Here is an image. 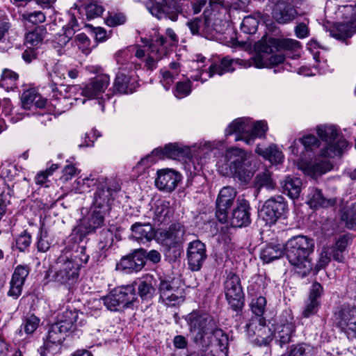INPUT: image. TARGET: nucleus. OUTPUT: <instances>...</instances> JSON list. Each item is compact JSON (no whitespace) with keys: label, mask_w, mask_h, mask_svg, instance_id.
Masks as SVG:
<instances>
[{"label":"nucleus","mask_w":356,"mask_h":356,"mask_svg":"<svg viewBox=\"0 0 356 356\" xmlns=\"http://www.w3.org/2000/svg\"><path fill=\"white\" fill-rule=\"evenodd\" d=\"M255 152L273 164L281 163L284 159L282 152L274 144L269 145L268 147L265 149L257 145Z\"/></svg>","instance_id":"nucleus-41"},{"label":"nucleus","mask_w":356,"mask_h":356,"mask_svg":"<svg viewBox=\"0 0 356 356\" xmlns=\"http://www.w3.org/2000/svg\"><path fill=\"white\" fill-rule=\"evenodd\" d=\"M236 65L243 66L245 68L251 65H254L257 68L269 67L268 58L260 54L252 58L251 61L225 57L222 59L220 64H214L209 67V76L212 77L216 74L222 75L225 72H232L235 70L234 65Z\"/></svg>","instance_id":"nucleus-6"},{"label":"nucleus","mask_w":356,"mask_h":356,"mask_svg":"<svg viewBox=\"0 0 356 356\" xmlns=\"http://www.w3.org/2000/svg\"><path fill=\"white\" fill-rule=\"evenodd\" d=\"M67 67L60 63H56L49 72V76L52 82L51 88L56 87V86L61 81L65 80L67 77Z\"/></svg>","instance_id":"nucleus-47"},{"label":"nucleus","mask_w":356,"mask_h":356,"mask_svg":"<svg viewBox=\"0 0 356 356\" xmlns=\"http://www.w3.org/2000/svg\"><path fill=\"white\" fill-rule=\"evenodd\" d=\"M191 339L202 356H227L228 337L218 327L191 335Z\"/></svg>","instance_id":"nucleus-3"},{"label":"nucleus","mask_w":356,"mask_h":356,"mask_svg":"<svg viewBox=\"0 0 356 356\" xmlns=\"http://www.w3.org/2000/svg\"><path fill=\"white\" fill-rule=\"evenodd\" d=\"M225 159L229 164L225 175L232 176L240 185L248 184L255 172L252 155L242 149L231 147L227 150Z\"/></svg>","instance_id":"nucleus-2"},{"label":"nucleus","mask_w":356,"mask_h":356,"mask_svg":"<svg viewBox=\"0 0 356 356\" xmlns=\"http://www.w3.org/2000/svg\"><path fill=\"white\" fill-rule=\"evenodd\" d=\"M80 265L70 259L64 261L54 275V281L64 285L71 286L78 280Z\"/></svg>","instance_id":"nucleus-18"},{"label":"nucleus","mask_w":356,"mask_h":356,"mask_svg":"<svg viewBox=\"0 0 356 356\" xmlns=\"http://www.w3.org/2000/svg\"><path fill=\"white\" fill-rule=\"evenodd\" d=\"M138 294L142 300H149L152 298L155 289L151 282L140 280L138 284Z\"/></svg>","instance_id":"nucleus-49"},{"label":"nucleus","mask_w":356,"mask_h":356,"mask_svg":"<svg viewBox=\"0 0 356 356\" xmlns=\"http://www.w3.org/2000/svg\"><path fill=\"white\" fill-rule=\"evenodd\" d=\"M250 207L248 201L242 200L237 203L230 218V224L234 227H246L250 224Z\"/></svg>","instance_id":"nucleus-29"},{"label":"nucleus","mask_w":356,"mask_h":356,"mask_svg":"<svg viewBox=\"0 0 356 356\" xmlns=\"http://www.w3.org/2000/svg\"><path fill=\"white\" fill-rule=\"evenodd\" d=\"M79 90L80 86L78 85L67 86L65 88L64 92L58 90L56 87H52L50 104L54 108L55 112L60 114L69 110L73 104L72 100L75 102H80L81 104H83L86 102L85 99L74 97L76 92Z\"/></svg>","instance_id":"nucleus-7"},{"label":"nucleus","mask_w":356,"mask_h":356,"mask_svg":"<svg viewBox=\"0 0 356 356\" xmlns=\"http://www.w3.org/2000/svg\"><path fill=\"white\" fill-rule=\"evenodd\" d=\"M184 226L180 223L171 225L168 229L161 233L163 241L169 247L179 245L184 241L185 234Z\"/></svg>","instance_id":"nucleus-30"},{"label":"nucleus","mask_w":356,"mask_h":356,"mask_svg":"<svg viewBox=\"0 0 356 356\" xmlns=\"http://www.w3.org/2000/svg\"><path fill=\"white\" fill-rule=\"evenodd\" d=\"M181 180V175L177 171L165 168L157 171L155 186L163 192L171 193Z\"/></svg>","instance_id":"nucleus-20"},{"label":"nucleus","mask_w":356,"mask_h":356,"mask_svg":"<svg viewBox=\"0 0 356 356\" xmlns=\"http://www.w3.org/2000/svg\"><path fill=\"white\" fill-rule=\"evenodd\" d=\"M47 34V29L43 26H37L34 30L26 34L25 44L28 46L38 47L43 41Z\"/></svg>","instance_id":"nucleus-45"},{"label":"nucleus","mask_w":356,"mask_h":356,"mask_svg":"<svg viewBox=\"0 0 356 356\" xmlns=\"http://www.w3.org/2000/svg\"><path fill=\"white\" fill-rule=\"evenodd\" d=\"M320 305V300H314L308 298L305 302V306L302 313V316L305 318H309L316 314L318 311Z\"/></svg>","instance_id":"nucleus-61"},{"label":"nucleus","mask_w":356,"mask_h":356,"mask_svg":"<svg viewBox=\"0 0 356 356\" xmlns=\"http://www.w3.org/2000/svg\"><path fill=\"white\" fill-rule=\"evenodd\" d=\"M21 101L22 108L25 110L29 109L33 104L38 108H42L47 104V101L41 99V97L33 88L24 91L22 95Z\"/></svg>","instance_id":"nucleus-40"},{"label":"nucleus","mask_w":356,"mask_h":356,"mask_svg":"<svg viewBox=\"0 0 356 356\" xmlns=\"http://www.w3.org/2000/svg\"><path fill=\"white\" fill-rule=\"evenodd\" d=\"M152 6L148 7L151 14L158 19L168 17L175 22L178 17V11L174 3L166 0H150Z\"/></svg>","instance_id":"nucleus-26"},{"label":"nucleus","mask_w":356,"mask_h":356,"mask_svg":"<svg viewBox=\"0 0 356 356\" xmlns=\"http://www.w3.org/2000/svg\"><path fill=\"white\" fill-rule=\"evenodd\" d=\"M152 220L154 225H167L170 223L174 215V209L170 202L166 200L159 199L152 207Z\"/></svg>","instance_id":"nucleus-24"},{"label":"nucleus","mask_w":356,"mask_h":356,"mask_svg":"<svg viewBox=\"0 0 356 356\" xmlns=\"http://www.w3.org/2000/svg\"><path fill=\"white\" fill-rule=\"evenodd\" d=\"M131 237L139 243H145L154 237V232L149 222H136L131 227Z\"/></svg>","instance_id":"nucleus-34"},{"label":"nucleus","mask_w":356,"mask_h":356,"mask_svg":"<svg viewBox=\"0 0 356 356\" xmlns=\"http://www.w3.org/2000/svg\"><path fill=\"white\" fill-rule=\"evenodd\" d=\"M145 264V250L140 248L122 257L117 264V268L123 270L139 271Z\"/></svg>","instance_id":"nucleus-25"},{"label":"nucleus","mask_w":356,"mask_h":356,"mask_svg":"<svg viewBox=\"0 0 356 356\" xmlns=\"http://www.w3.org/2000/svg\"><path fill=\"white\" fill-rule=\"evenodd\" d=\"M251 120L248 118H237L233 120L225 129V136L236 134L235 140H243L245 143V136H249Z\"/></svg>","instance_id":"nucleus-31"},{"label":"nucleus","mask_w":356,"mask_h":356,"mask_svg":"<svg viewBox=\"0 0 356 356\" xmlns=\"http://www.w3.org/2000/svg\"><path fill=\"white\" fill-rule=\"evenodd\" d=\"M65 334L66 332H63L55 323L52 324L48 331L47 341L44 342V346L40 349V356H47V355L50 353V349L53 346H57L62 343L65 339Z\"/></svg>","instance_id":"nucleus-32"},{"label":"nucleus","mask_w":356,"mask_h":356,"mask_svg":"<svg viewBox=\"0 0 356 356\" xmlns=\"http://www.w3.org/2000/svg\"><path fill=\"white\" fill-rule=\"evenodd\" d=\"M332 168V165L330 161L315 160L314 162H310L304 166L302 170L305 175L313 178H317L327 172Z\"/></svg>","instance_id":"nucleus-37"},{"label":"nucleus","mask_w":356,"mask_h":356,"mask_svg":"<svg viewBox=\"0 0 356 356\" xmlns=\"http://www.w3.org/2000/svg\"><path fill=\"white\" fill-rule=\"evenodd\" d=\"M31 243V235L24 230L16 239V245L20 252L25 251Z\"/></svg>","instance_id":"nucleus-62"},{"label":"nucleus","mask_w":356,"mask_h":356,"mask_svg":"<svg viewBox=\"0 0 356 356\" xmlns=\"http://www.w3.org/2000/svg\"><path fill=\"white\" fill-rule=\"evenodd\" d=\"M236 195V191L232 186H225L220 191L216 203V215L220 222L227 221V209L233 204Z\"/></svg>","instance_id":"nucleus-19"},{"label":"nucleus","mask_w":356,"mask_h":356,"mask_svg":"<svg viewBox=\"0 0 356 356\" xmlns=\"http://www.w3.org/2000/svg\"><path fill=\"white\" fill-rule=\"evenodd\" d=\"M352 241L353 238L350 234H343L339 237L334 245L330 247L332 252L333 259L338 262H343L345 259L343 253L347 247L352 243Z\"/></svg>","instance_id":"nucleus-36"},{"label":"nucleus","mask_w":356,"mask_h":356,"mask_svg":"<svg viewBox=\"0 0 356 356\" xmlns=\"http://www.w3.org/2000/svg\"><path fill=\"white\" fill-rule=\"evenodd\" d=\"M30 273L28 265H18L15 267L10 282V289L8 296L13 299H17L22 293L25 280Z\"/></svg>","instance_id":"nucleus-23"},{"label":"nucleus","mask_w":356,"mask_h":356,"mask_svg":"<svg viewBox=\"0 0 356 356\" xmlns=\"http://www.w3.org/2000/svg\"><path fill=\"white\" fill-rule=\"evenodd\" d=\"M289 356H314V350L309 345L299 344L291 349Z\"/></svg>","instance_id":"nucleus-59"},{"label":"nucleus","mask_w":356,"mask_h":356,"mask_svg":"<svg viewBox=\"0 0 356 356\" xmlns=\"http://www.w3.org/2000/svg\"><path fill=\"white\" fill-rule=\"evenodd\" d=\"M273 331L266 325V322L259 327L254 338L250 339L258 346H267L273 339Z\"/></svg>","instance_id":"nucleus-44"},{"label":"nucleus","mask_w":356,"mask_h":356,"mask_svg":"<svg viewBox=\"0 0 356 356\" xmlns=\"http://www.w3.org/2000/svg\"><path fill=\"white\" fill-rule=\"evenodd\" d=\"M51 243L49 241V235L47 230L43 229L42 227L40 229L37 249L38 252H46L50 248Z\"/></svg>","instance_id":"nucleus-58"},{"label":"nucleus","mask_w":356,"mask_h":356,"mask_svg":"<svg viewBox=\"0 0 356 356\" xmlns=\"http://www.w3.org/2000/svg\"><path fill=\"white\" fill-rule=\"evenodd\" d=\"M186 24L193 35H199L207 39L213 38V30L207 15L204 18L195 17Z\"/></svg>","instance_id":"nucleus-33"},{"label":"nucleus","mask_w":356,"mask_h":356,"mask_svg":"<svg viewBox=\"0 0 356 356\" xmlns=\"http://www.w3.org/2000/svg\"><path fill=\"white\" fill-rule=\"evenodd\" d=\"M10 25L9 23H0V51H5L12 47L11 43L7 39Z\"/></svg>","instance_id":"nucleus-55"},{"label":"nucleus","mask_w":356,"mask_h":356,"mask_svg":"<svg viewBox=\"0 0 356 356\" xmlns=\"http://www.w3.org/2000/svg\"><path fill=\"white\" fill-rule=\"evenodd\" d=\"M352 29L350 25L341 24L335 30H332L330 34L333 38L343 41L352 36L353 33Z\"/></svg>","instance_id":"nucleus-52"},{"label":"nucleus","mask_w":356,"mask_h":356,"mask_svg":"<svg viewBox=\"0 0 356 356\" xmlns=\"http://www.w3.org/2000/svg\"><path fill=\"white\" fill-rule=\"evenodd\" d=\"M225 297L230 307L236 312L241 311L244 307V293L238 275L232 272L227 275L224 283Z\"/></svg>","instance_id":"nucleus-8"},{"label":"nucleus","mask_w":356,"mask_h":356,"mask_svg":"<svg viewBox=\"0 0 356 356\" xmlns=\"http://www.w3.org/2000/svg\"><path fill=\"white\" fill-rule=\"evenodd\" d=\"M190 335L213 330L218 327L214 318L208 313L193 311L186 317Z\"/></svg>","instance_id":"nucleus-14"},{"label":"nucleus","mask_w":356,"mask_h":356,"mask_svg":"<svg viewBox=\"0 0 356 356\" xmlns=\"http://www.w3.org/2000/svg\"><path fill=\"white\" fill-rule=\"evenodd\" d=\"M104 211L95 207L88 212L72 231V234L76 237V241H82L88 234L102 227L104 222Z\"/></svg>","instance_id":"nucleus-10"},{"label":"nucleus","mask_w":356,"mask_h":356,"mask_svg":"<svg viewBox=\"0 0 356 356\" xmlns=\"http://www.w3.org/2000/svg\"><path fill=\"white\" fill-rule=\"evenodd\" d=\"M186 258L188 268L192 271H199L207 258L205 244L200 240L190 242L186 250Z\"/></svg>","instance_id":"nucleus-17"},{"label":"nucleus","mask_w":356,"mask_h":356,"mask_svg":"<svg viewBox=\"0 0 356 356\" xmlns=\"http://www.w3.org/2000/svg\"><path fill=\"white\" fill-rule=\"evenodd\" d=\"M273 3L272 15L278 23L287 24L296 17L295 8L287 0H273Z\"/></svg>","instance_id":"nucleus-22"},{"label":"nucleus","mask_w":356,"mask_h":356,"mask_svg":"<svg viewBox=\"0 0 356 356\" xmlns=\"http://www.w3.org/2000/svg\"><path fill=\"white\" fill-rule=\"evenodd\" d=\"M334 321L348 339L356 338V307H342L335 313Z\"/></svg>","instance_id":"nucleus-12"},{"label":"nucleus","mask_w":356,"mask_h":356,"mask_svg":"<svg viewBox=\"0 0 356 356\" xmlns=\"http://www.w3.org/2000/svg\"><path fill=\"white\" fill-rule=\"evenodd\" d=\"M156 155L160 158H168L177 160L191 159V152L188 147H184L178 143L166 145L163 148L154 149L152 155H147L138 161V165H149L155 162L153 156Z\"/></svg>","instance_id":"nucleus-9"},{"label":"nucleus","mask_w":356,"mask_h":356,"mask_svg":"<svg viewBox=\"0 0 356 356\" xmlns=\"http://www.w3.org/2000/svg\"><path fill=\"white\" fill-rule=\"evenodd\" d=\"M21 19L24 24L30 23L32 24H41L45 22L46 15L40 10L32 12H24L21 15Z\"/></svg>","instance_id":"nucleus-48"},{"label":"nucleus","mask_w":356,"mask_h":356,"mask_svg":"<svg viewBox=\"0 0 356 356\" xmlns=\"http://www.w3.org/2000/svg\"><path fill=\"white\" fill-rule=\"evenodd\" d=\"M120 190V186L117 183L107 188H98L95 193L93 206L99 210L108 211L110 209V202L113 200L114 193Z\"/></svg>","instance_id":"nucleus-27"},{"label":"nucleus","mask_w":356,"mask_h":356,"mask_svg":"<svg viewBox=\"0 0 356 356\" xmlns=\"http://www.w3.org/2000/svg\"><path fill=\"white\" fill-rule=\"evenodd\" d=\"M102 300L108 310L118 312L129 307L136 300V290L133 285L118 286L103 296Z\"/></svg>","instance_id":"nucleus-5"},{"label":"nucleus","mask_w":356,"mask_h":356,"mask_svg":"<svg viewBox=\"0 0 356 356\" xmlns=\"http://www.w3.org/2000/svg\"><path fill=\"white\" fill-rule=\"evenodd\" d=\"M331 256H332V252L330 246H323L315 266L316 272L325 268L328 265L331 261Z\"/></svg>","instance_id":"nucleus-53"},{"label":"nucleus","mask_w":356,"mask_h":356,"mask_svg":"<svg viewBox=\"0 0 356 356\" xmlns=\"http://www.w3.org/2000/svg\"><path fill=\"white\" fill-rule=\"evenodd\" d=\"M318 137L326 145L321 150L319 156L323 158L340 156L347 147V141L339 137L334 125L321 124L316 127Z\"/></svg>","instance_id":"nucleus-4"},{"label":"nucleus","mask_w":356,"mask_h":356,"mask_svg":"<svg viewBox=\"0 0 356 356\" xmlns=\"http://www.w3.org/2000/svg\"><path fill=\"white\" fill-rule=\"evenodd\" d=\"M254 187L257 189L266 188L268 190L275 188V182L272 179L271 172L268 170H264L257 175L254 179Z\"/></svg>","instance_id":"nucleus-46"},{"label":"nucleus","mask_w":356,"mask_h":356,"mask_svg":"<svg viewBox=\"0 0 356 356\" xmlns=\"http://www.w3.org/2000/svg\"><path fill=\"white\" fill-rule=\"evenodd\" d=\"M95 184V181L93 179H91L88 177L82 179H78L74 181L72 190L76 193H83L89 191L90 184Z\"/></svg>","instance_id":"nucleus-60"},{"label":"nucleus","mask_w":356,"mask_h":356,"mask_svg":"<svg viewBox=\"0 0 356 356\" xmlns=\"http://www.w3.org/2000/svg\"><path fill=\"white\" fill-rule=\"evenodd\" d=\"M259 21L254 17L246 16L241 25V31L247 34H254L257 30Z\"/></svg>","instance_id":"nucleus-56"},{"label":"nucleus","mask_w":356,"mask_h":356,"mask_svg":"<svg viewBox=\"0 0 356 356\" xmlns=\"http://www.w3.org/2000/svg\"><path fill=\"white\" fill-rule=\"evenodd\" d=\"M85 10L88 19H94L99 17L104 9L101 5L91 3L85 6Z\"/></svg>","instance_id":"nucleus-63"},{"label":"nucleus","mask_w":356,"mask_h":356,"mask_svg":"<svg viewBox=\"0 0 356 356\" xmlns=\"http://www.w3.org/2000/svg\"><path fill=\"white\" fill-rule=\"evenodd\" d=\"M277 39L273 38H262L256 45V48L260 53L269 54L275 49L277 50Z\"/></svg>","instance_id":"nucleus-50"},{"label":"nucleus","mask_w":356,"mask_h":356,"mask_svg":"<svg viewBox=\"0 0 356 356\" xmlns=\"http://www.w3.org/2000/svg\"><path fill=\"white\" fill-rule=\"evenodd\" d=\"M283 193L290 198L297 199L300 194L302 186V181L298 177L288 176L281 183Z\"/></svg>","instance_id":"nucleus-38"},{"label":"nucleus","mask_w":356,"mask_h":356,"mask_svg":"<svg viewBox=\"0 0 356 356\" xmlns=\"http://www.w3.org/2000/svg\"><path fill=\"white\" fill-rule=\"evenodd\" d=\"M287 211V205L282 196L278 195L267 200L261 210L259 216L266 224H274Z\"/></svg>","instance_id":"nucleus-13"},{"label":"nucleus","mask_w":356,"mask_h":356,"mask_svg":"<svg viewBox=\"0 0 356 356\" xmlns=\"http://www.w3.org/2000/svg\"><path fill=\"white\" fill-rule=\"evenodd\" d=\"M40 318L34 315L27 317L21 326L19 333L22 332V330L26 334H33L38 327Z\"/></svg>","instance_id":"nucleus-54"},{"label":"nucleus","mask_w":356,"mask_h":356,"mask_svg":"<svg viewBox=\"0 0 356 356\" xmlns=\"http://www.w3.org/2000/svg\"><path fill=\"white\" fill-rule=\"evenodd\" d=\"M284 246L278 243L268 244L261 252V259L266 263H269L279 259L283 255Z\"/></svg>","instance_id":"nucleus-43"},{"label":"nucleus","mask_w":356,"mask_h":356,"mask_svg":"<svg viewBox=\"0 0 356 356\" xmlns=\"http://www.w3.org/2000/svg\"><path fill=\"white\" fill-rule=\"evenodd\" d=\"M110 84V77L106 74H102L95 76L84 85L80 86L82 96L88 99H98L106 91Z\"/></svg>","instance_id":"nucleus-21"},{"label":"nucleus","mask_w":356,"mask_h":356,"mask_svg":"<svg viewBox=\"0 0 356 356\" xmlns=\"http://www.w3.org/2000/svg\"><path fill=\"white\" fill-rule=\"evenodd\" d=\"M342 219L346 221V225L348 229L356 228V207L343 214Z\"/></svg>","instance_id":"nucleus-64"},{"label":"nucleus","mask_w":356,"mask_h":356,"mask_svg":"<svg viewBox=\"0 0 356 356\" xmlns=\"http://www.w3.org/2000/svg\"><path fill=\"white\" fill-rule=\"evenodd\" d=\"M160 299L168 306H176L184 301L185 293L182 288L175 286L174 281L161 280L159 286Z\"/></svg>","instance_id":"nucleus-16"},{"label":"nucleus","mask_w":356,"mask_h":356,"mask_svg":"<svg viewBox=\"0 0 356 356\" xmlns=\"http://www.w3.org/2000/svg\"><path fill=\"white\" fill-rule=\"evenodd\" d=\"M134 70L128 71L127 69H122L116 76L114 82L115 89L120 93L129 94L135 90L136 79L134 77Z\"/></svg>","instance_id":"nucleus-28"},{"label":"nucleus","mask_w":356,"mask_h":356,"mask_svg":"<svg viewBox=\"0 0 356 356\" xmlns=\"http://www.w3.org/2000/svg\"><path fill=\"white\" fill-rule=\"evenodd\" d=\"M266 306V300L263 296L253 298L250 303L251 310L254 317H262Z\"/></svg>","instance_id":"nucleus-57"},{"label":"nucleus","mask_w":356,"mask_h":356,"mask_svg":"<svg viewBox=\"0 0 356 356\" xmlns=\"http://www.w3.org/2000/svg\"><path fill=\"white\" fill-rule=\"evenodd\" d=\"M268 131L267 122L264 120L257 121L252 123L251 122L250 131H249V136H245V143L247 145L253 144L254 140L257 138H265L266 134Z\"/></svg>","instance_id":"nucleus-42"},{"label":"nucleus","mask_w":356,"mask_h":356,"mask_svg":"<svg viewBox=\"0 0 356 356\" xmlns=\"http://www.w3.org/2000/svg\"><path fill=\"white\" fill-rule=\"evenodd\" d=\"M265 318L263 317H252L245 324V332L250 339L254 338L263 323H265Z\"/></svg>","instance_id":"nucleus-51"},{"label":"nucleus","mask_w":356,"mask_h":356,"mask_svg":"<svg viewBox=\"0 0 356 356\" xmlns=\"http://www.w3.org/2000/svg\"><path fill=\"white\" fill-rule=\"evenodd\" d=\"M314 248V240L302 235L292 237L285 245L287 259L301 277L308 275L312 268L309 257Z\"/></svg>","instance_id":"nucleus-1"},{"label":"nucleus","mask_w":356,"mask_h":356,"mask_svg":"<svg viewBox=\"0 0 356 356\" xmlns=\"http://www.w3.org/2000/svg\"><path fill=\"white\" fill-rule=\"evenodd\" d=\"M295 331V320L291 312L284 311L279 316L273 329L275 338L281 347L291 341Z\"/></svg>","instance_id":"nucleus-11"},{"label":"nucleus","mask_w":356,"mask_h":356,"mask_svg":"<svg viewBox=\"0 0 356 356\" xmlns=\"http://www.w3.org/2000/svg\"><path fill=\"white\" fill-rule=\"evenodd\" d=\"M307 203L312 209H318L319 207H327L334 204V202L326 198L322 191L315 188L311 187L307 195Z\"/></svg>","instance_id":"nucleus-35"},{"label":"nucleus","mask_w":356,"mask_h":356,"mask_svg":"<svg viewBox=\"0 0 356 356\" xmlns=\"http://www.w3.org/2000/svg\"><path fill=\"white\" fill-rule=\"evenodd\" d=\"M78 318V313L76 311L72 309H66L57 317L56 325L66 333L72 330L75 327V323Z\"/></svg>","instance_id":"nucleus-39"},{"label":"nucleus","mask_w":356,"mask_h":356,"mask_svg":"<svg viewBox=\"0 0 356 356\" xmlns=\"http://www.w3.org/2000/svg\"><path fill=\"white\" fill-rule=\"evenodd\" d=\"M77 26L76 19L72 17L69 23L63 27V35L67 39L65 43L70 41L72 46L76 47L83 54L88 55L92 50L90 40L83 33L75 34Z\"/></svg>","instance_id":"nucleus-15"}]
</instances>
